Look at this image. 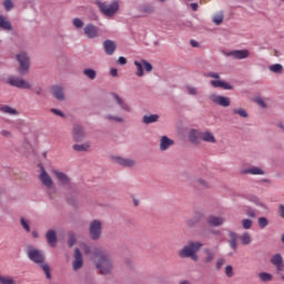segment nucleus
<instances>
[{"label": "nucleus", "mask_w": 284, "mask_h": 284, "mask_svg": "<svg viewBox=\"0 0 284 284\" xmlns=\"http://www.w3.org/2000/svg\"><path fill=\"white\" fill-rule=\"evenodd\" d=\"M204 254H206V256L204 257V263H212V261H214V252L205 250Z\"/></svg>", "instance_id": "nucleus-39"}, {"label": "nucleus", "mask_w": 284, "mask_h": 284, "mask_svg": "<svg viewBox=\"0 0 284 284\" xmlns=\"http://www.w3.org/2000/svg\"><path fill=\"white\" fill-rule=\"evenodd\" d=\"M17 60L20 63L18 69L19 74H28V70H30V58L26 52H21L17 55Z\"/></svg>", "instance_id": "nucleus-7"}, {"label": "nucleus", "mask_w": 284, "mask_h": 284, "mask_svg": "<svg viewBox=\"0 0 284 284\" xmlns=\"http://www.w3.org/2000/svg\"><path fill=\"white\" fill-rule=\"evenodd\" d=\"M225 265V258L221 257L216 261V270H221Z\"/></svg>", "instance_id": "nucleus-50"}, {"label": "nucleus", "mask_w": 284, "mask_h": 284, "mask_svg": "<svg viewBox=\"0 0 284 284\" xmlns=\"http://www.w3.org/2000/svg\"><path fill=\"white\" fill-rule=\"evenodd\" d=\"M83 32L88 39H97L99 37V27L89 23L84 27Z\"/></svg>", "instance_id": "nucleus-12"}, {"label": "nucleus", "mask_w": 284, "mask_h": 284, "mask_svg": "<svg viewBox=\"0 0 284 284\" xmlns=\"http://www.w3.org/2000/svg\"><path fill=\"white\" fill-rule=\"evenodd\" d=\"M90 236L93 241H97L101 236V222L99 220H94L90 224Z\"/></svg>", "instance_id": "nucleus-10"}, {"label": "nucleus", "mask_w": 284, "mask_h": 284, "mask_svg": "<svg viewBox=\"0 0 284 284\" xmlns=\"http://www.w3.org/2000/svg\"><path fill=\"white\" fill-rule=\"evenodd\" d=\"M74 28H83V21L79 18L73 19Z\"/></svg>", "instance_id": "nucleus-49"}, {"label": "nucleus", "mask_w": 284, "mask_h": 284, "mask_svg": "<svg viewBox=\"0 0 284 284\" xmlns=\"http://www.w3.org/2000/svg\"><path fill=\"white\" fill-rule=\"evenodd\" d=\"M52 94L58 99V101H63L65 99V94L63 93V88L61 87H53Z\"/></svg>", "instance_id": "nucleus-28"}, {"label": "nucleus", "mask_w": 284, "mask_h": 284, "mask_svg": "<svg viewBox=\"0 0 284 284\" xmlns=\"http://www.w3.org/2000/svg\"><path fill=\"white\" fill-rule=\"evenodd\" d=\"M200 141H204L205 143H216V138L212 131H204L200 134Z\"/></svg>", "instance_id": "nucleus-21"}, {"label": "nucleus", "mask_w": 284, "mask_h": 284, "mask_svg": "<svg viewBox=\"0 0 284 284\" xmlns=\"http://www.w3.org/2000/svg\"><path fill=\"white\" fill-rule=\"evenodd\" d=\"M258 278L262 281V283H270L274 276L267 272H262L258 274Z\"/></svg>", "instance_id": "nucleus-33"}, {"label": "nucleus", "mask_w": 284, "mask_h": 284, "mask_svg": "<svg viewBox=\"0 0 284 284\" xmlns=\"http://www.w3.org/2000/svg\"><path fill=\"white\" fill-rule=\"evenodd\" d=\"M255 103H257V105H261V108H266L267 105L265 104V101L261 98H256L255 99Z\"/></svg>", "instance_id": "nucleus-54"}, {"label": "nucleus", "mask_w": 284, "mask_h": 284, "mask_svg": "<svg viewBox=\"0 0 284 284\" xmlns=\"http://www.w3.org/2000/svg\"><path fill=\"white\" fill-rule=\"evenodd\" d=\"M268 70L271 72H274V74H281V72H283V64L275 63L273 65H270Z\"/></svg>", "instance_id": "nucleus-37"}, {"label": "nucleus", "mask_w": 284, "mask_h": 284, "mask_svg": "<svg viewBox=\"0 0 284 284\" xmlns=\"http://www.w3.org/2000/svg\"><path fill=\"white\" fill-rule=\"evenodd\" d=\"M233 114H239L243 119H247V111L245 109H234Z\"/></svg>", "instance_id": "nucleus-42"}, {"label": "nucleus", "mask_w": 284, "mask_h": 284, "mask_svg": "<svg viewBox=\"0 0 284 284\" xmlns=\"http://www.w3.org/2000/svg\"><path fill=\"white\" fill-rule=\"evenodd\" d=\"M114 161L119 165H123V168H134L135 165L134 160L128 158L115 156Z\"/></svg>", "instance_id": "nucleus-19"}, {"label": "nucleus", "mask_w": 284, "mask_h": 284, "mask_svg": "<svg viewBox=\"0 0 284 284\" xmlns=\"http://www.w3.org/2000/svg\"><path fill=\"white\" fill-rule=\"evenodd\" d=\"M247 216H251L252 219H254V216H256V213L254 211H248Z\"/></svg>", "instance_id": "nucleus-63"}, {"label": "nucleus", "mask_w": 284, "mask_h": 284, "mask_svg": "<svg viewBox=\"0 0 284 284\" xmlns=\"http://www.w3.org/2000/svg\"><path fill=\"white\" fill-rule=\"evenodd\" d=\"M186 90L191 97H196L199 94V90L192 85H186Z\"/></svg>", "instance_id": "nucleus-43"}, {"label": "nucleus", "mask_w": 284, "mask_h": 284, "mask_svg": "<svg viewBox=\"0 0 284 284\" xmlns=\"http://www.w3.org/2000/svg\"><path fill=\"white\" fill-rule=\"evenodd\" d=\"M211 85L213 88H222L223 90H232L233 88L232 84H230L229 82L221 81V80H212Z\"/></svg>", "instance_id": "nucleus-25"}, {"label": "nucleus", "mask_w": 284, "mask_h": 284, "mask_svg": "<svg viewBox=\"0 0 284 284\" xmlns=\"http://www.w3.org/2000/svg\"><path fill=\"white\" fill-rule=\"evenodd\" d=\"M207 77H210L211 79H221V77L216 72H209Z\"/></svg>", "instance_id": "nucleus-55"}, {"label": "nucleus", "mask_w": 284, "mask_h": 284, "mask_svg": "<svg viewBox=\"0 0 284 284\" xmlns=\"http://www.w3.org/2000/svg\"><path fill=\"white\" fill-rule=\"evenodd\" d=\"M209 99L212 101V103L220 105L221 108H230V105H232V100L227 97L213 93L209 97Z\"/></svg>", "instance_id": "nucleus-8"}, {"label": "nucleus", "mask_w": 284, "mask_h": 284, "mask_svg": "<svg viewBox=\"0 0 284 284\" xmlns=\"http://www.w3.org/2000/svg\"><path fill=\"white\" fill-rule=\"evenodd\" d=\"M199 183H200V185H204V187L207 186V182H205L204 180H199Z\"/></svg>", "instance_id": "nucleus-64"}, {"label": "nucleus", "mask_w": 284, "mask_h": 284, "mask_svg": "<svg viewBox=\"0 0 284 284\" xmlns=\"http://www.w3.org/2000/svg\"><path fill=\"white\" fill-rule=\"evenodd\" d=\"M75 242H77V239L74 237V234L70 233L69 241H68L69 247H72V245H74Z\"/></svg>", "instance_id": "nucleus-51"}, {"label": "nucleus", "mask_w": 284, "mask_h": 284, "mask_svg": "<svg viewBox=\"0 0 284 284\" xmlns=\"http://www.w3.org/2000/svg\"><path fill=\"white\" fill-rule=\"evenodd\" d=\"M51 112H53V114H57L58 116H63V112H61V110L52 109Z\"/></svg>", "instance_id": "nucleus-59"}, {"label": "nucleus", "mask_w": 284, "mask_h": 284, "mask_svg": "<svg viewBox=\"0 0 284 284\" xmlns=\"http://www.w3.org/2000/svg\"><path fill=\"white\" fill-rule=\"evenodd\" d=\"M280 214L284 219V205H280Z\"/></svg>", "instance_id": "nucleus-62"}, {"label": "nucleus", "mask_w": 284, "mask_h": 284, "mask_svg": "<svg viewBox=\"0 0 284 284\" xmlns=\"http://www.w3.org/2000/svg\"><path fill=\"white\" fill-rule=\"evenodd\" d=\"M201 221V216L194 217L193 220L187 221L189 227H194V223H199Z\"/></svg>", "instance_id": "nucleus-52"}, {"label": "nucleus", "mask_w": 284, "mask_h": 284, "mask_svg": "<svg viewBox=\"0 0 284 284\" xmlns=\"http://www.w3.org/2000/svg\"><path fill=\"white\" fill-rule=\"evenodd\" d=\"M95 4L98 6L100 12L104 14V17H114V14L119 12V1L108 3L102 2L101 0H97Z\"/></svg>", "instance_id": "nucleus-4"}, {"label": "nucleus", "mask_w": 284, "mask_h": 284, "mask_svg": "<svg viewBox=\"0 0 284 284\" xmlns=\"http://www.w3.org/2000/svg\"><path fill=\"white\" fill-rule=\"evenodd\" d=\"M39 179H40L42 185H44V187H47V190H49V194L51 195L55 190L54 181H52V178L50 176V174H48V172L45 171V169L43 166H41Z\"/></svg>", "instance_id": "nucleus-6"}, {"label": "nucleus", "mask_w": 284, "mask_h": 284, "mask_svg": "<svg viewBox=\"0 0 284 284\" xmlns=\"http://www.w3.org/2000/svg\"><path fill=\"white\" fill-rule=\"evenodd\" d=\"M0 112H2L3 114H10L11 116H17V114H19V111H17V109H13L9 105L1 106Z\"/></svg>", "instance_id": "nucleus-30"}, {"label": "nucleus", "mask_w": 284, "mask_h": 284, "mask_svg": "<svg viewBox=\"0 0 284 284\" xmlns=\"http://www.w3.org/2000/svg\"><path fill=\"white\" fill-rule=\"evenodd\" d=\"M7 83L13 88H20V90H30V82L17 77H9Z\"/></svg>", "instance_id": "nucleus-9"}, {"label": "nucleus", "mask_w": 284, "mask_h": 284, "mask_svg": "<svg viewBox=\"0 0 284 284\" xmlns=\"http://www.w3.org/2000/svg\"><path fill=\"white\" fill-rule=\"evenodd\" d=\"M242 225H243L244 230H250V227H252V220L244 219L242 221Z\"/></svg>", "instance_id": "nucleus-45"}, {"label": "nucleus", "mask_w": 284, "mask_h": 284, "mask_svg": "<svg viewBox=\"0 0 284 284\" xmlns=\"http://www.w3.org/2000/svg\"><path fill=\"white\" fill-rule=\"evenodd\" d=\"M72 136L75 143H79L83 139H85V132H83V128H81V125H74L72 131Z\"/></svg>", "instance_id": "nucleus-15"}, {"label": "nucleus", "mask_w": 284, "mask_h": 284, "mask_svg": "<svg viewBox=\"0 0 284 284\" xmlns=\"http://www.w3.org/2000/svg\"><path fill=\"white\" fill-rule=\"evenodd\" d=\"M53 174H54L57 181H59V183H61V185H70V178L65 173H63L59 170H53Z\"/></svg>", "instance_id": "nucleus-17"}, {"label": "nucleus", "mask_w": 284, "mask_h": 284, "mask_svg": "<svg viewBox=\"0 0 284 284\" xmlns=\"http://www.w3.org/2000/svg\"><path fill=\"white\" fill-rule=\"evenodd\" d=\"M257 223L261 230H264V227H267V225H270V222L266 217H258Z\"/></svg>", "instance_id": "nucleus-41"}, {"label": "nucleus", "mask_w": 284, "mask_h": 284, "mask_svg": "<svg viewBox=\"0 0 284 284\" xmlns=\"http://www.w3.org/2000/svg\"><path fill=\"white\" fill-rule=\"evenodd\" d=\"M189 140L191 141V143H195L197 144L199 141H201V132L196 131V130H192L189 133Z\"/></svg>", "instance_id": "nucleus-29"}, {"label": "nucleus", "mask_w": 284, "mask_h": 284, "mask_svg": "<svg viewBox=\"0 0 284 284\" xmlns=\"http://www.w3.org/2000/svg\"><path fill=\"white\" fill-rule=\"evenodd\" d=\"M213 23L221 26L223 23V12H219L213 17Z\"/></svg>", "instance_id": "nucleus-40"}, {"label": "nucleus", "mask_w": 284, "mask_h": 284, "mask_svg": "<svg viewBox=\"0 0 284 284\" xmlns=\"http://www.w3.org/2000/svg\"><path fill=\"white\" fill-rule=\"evenodd\" d=\"M225 274L229 278H232V276H234V267H232V265H227L225 267Z\"/></svg>", "instance_id": "nucleus-44"}, {"label": "nucleus", "mask_w": 284, "mask_h": 284, "mask_svg": "<svg viewBox=\"0 0 284 284\" xmlns=\"http://www.w3.org/2000/svg\"><path fill=\"white\" fill-rule=\"evenodd\" d=\"M242 172L243 174H252V175H260V176H263V174H265V170L258 166H251L248 169L243 170Z\"/></svg>", "instance_id": "nucleus-23"}, {"label": "nucleus", "mask_w": 284, "mask_h": 284, "mask_svg": "<svg viewBox=\"0 0 284 284\" xmlns=\"http://www.w3.org/2000/svg\"><path fill=\"white\" fill-rule=\"evenodd\" d=\"M240 241L242 245H250V243H252V236L250 233L245 232L240 236Z\"/></svg>", "instance_id": "nucleus-35"}, {"label": "nucleus", "mask_w": 284, "mask_h": 284, "mask_svg": "<svg viewBox=\"0 0 284 284\" xmlns=\"http://www.w3.org/2000/svg\"><path fill=\"white\" fill-rule=\"evenodd\" d=\"M103 48H104L105 54L112 55L116 50V42L112 40H105L103 42Z\"/></svg>", "instance_id": "nucleus-20"}, {"label": "nucleus", "mask_w": 284, "mask_h": 284, "mask_svg": "<svg viewBox=\"0 0 284 284\" xmlns=\"http://www.w3.org/2000/svg\"><path fill=\"white\" fill-rule=\"evenodd\" d=\"M2 136H6V139H10V136H12V133H10V131L3 130L1 131Z\"/></svg>", "instance_id": "nucleus-57"}, {"label": "nucleus", "mask_w": 284, "mask_h": 284, "mask_svg": "<svg viewBox=\"0 0 284 284\" xmlns=\"http://www.w3.org/2000/svg\"><path fill=\"white\" fill-rule=\"evenodd\" d=\"M226 57H232V59L243 60V59H247V57H250V51L247 49L233 50V51H229L226 53Z\"/></svg>", "instance_id": "nucleus-13"}, {"label": "nucleus", "mask_w": 284, "mask_h": 284, "mask_svg": "<svg viewBox=\"0 0 284 284\" xmlns=\"http://www.w3.org/2000/svg\"><path fill=\"white\" fill-rule=\"evenodd\" d=\"M203 247V244L201 242H189L187 245H185L180 252L179 257L180 258H192V261H199V255H196V252Z\"/></svg>", "instance_id": "nucleus-3"}, {"label": "nucleus", "mask_w": 284, "mask_h": 284, "mask_svg": "<svg viewBox=\"0 0 284 284\" xmlns=\"http://www.w3.org/2000/svg\"><path fill=\"white\" fill-rule=\"evenodd\" d=\"M191 8L194 12L199 10V4L197 3H191Z\"/></svg>", "instance_id": "nucleus-61"}, {"label": "nucleus", "mask_w": 284, "mask_h": 284, "mask_svg": "<svg viewBox=\"0 0 284 284\" xmlns=\"http://www.w3.org/2000/svg\"><path fill=\"white\" fill-rule=\"evenodd\" d=\"M47 241L51 247H57V233L53 230L47 232Z\"/></svg>", "instance_id": "nucleus-26"}, {"label": "nucleus", "mask_w": 284, "mask_h": 284, "mask_svg": "<svg viewBox=\"0 0 284 284\" xmlns=\"http://www.w3.org/2000/svg\"><path fill=\"white\" fill-rule=\"evenodd\" d=\"M118 63H119L120 65H125V63H128V60L125 59V57H120V58L118 59Z\"/></svg>", "instance_id": "nucleus-56"}, {"label": "nucleus", "mask_w": 284, "mask_h": 284, "mask_svg": "<svg viewBox=\"0 0 284 284\" xmlns=\"http://www.w3.org/2000/svg\"><path fill=\"white\" fill-rule=\"evenodd\" d=\"M172 145H174V140L168 138L166 135H163L160 139V150H161V152H165V151L170 150V148H172Z\"/></svg>", "instance_id": "nucleus-16"}, {"label": "nucleus", "mask_w": 284, "mask_h": 284, "mask_svg": "<svg viewBox=\"0 0 284 284\" xmlns=\"http://www.w3.org/2000/svg\"><path fill=\"white\" fill-rule=\"evenodd\" d=\"M106 119L109 121H115L116 123H123V118H121V116L108 115Z\"/></svg>", "instance_id": "nucleus-46"}, {"label": "nucleus", "mask_w": 284, "mask_h": 284, "mask_svg": "<svg viewBox=\"0 0 284 284\" xmlns=\"http://www.w3.org/2000/svg\"><path fill=\"white\" fill-rule=\"evenodd\" d=\"M0 284H17V280L12 276L0 275Z\"/></svg>", "instance_id": "nucleus-36"}, {"label": "nucleus", "mask_w": 284, "mask_h": 284, "mask_svg": "<svg viewBox=\"0 0 284 284\" xmlns=\"http://www.w3.org/2000/svg\"><path fill=\"white\" fill-rule=\"evenodd\" d=\"M248 201H251V203H254V205L261 207L262 210H267V204H265V202L258 199L256 195H251L248 197Z\"/></svg>", "instance_id": "nucleus-27"}, {"label": "nucleus", "mask_w": 284, "mask_h": 284, "mask_svg": "<svg viewBox=\"0 0 284 284\" xmlns=\"http://www.w3.org/2000/svg\"><path fill=\"white\" fill-rule=\"evenodd\" d=\"M159 121V114H150L143 116V123L150 125V123H156Z\"/></svg>", "instance_id": "nucleus-32"}, {"label": "nucleus", "mask_w": 284, "mask_h": 284, "mask_svg": "<svg viewBox=\"0 0 284 284\" xmlns=\"http://www.w3.org/2000/svg\"><path fill=\"white\" fill-rule=\"evenodd\" d=\"M0 28L3 30H12V24L3 16H0Z\"/></svg>", "instance_id": "nucleus-34"}, {"label": "nucleus", "mask_w": 284, "mask_h": 284, "mask_svg": "<svg viewBox=\"0 0 284 284\" xmlns=\"http://www.w3.org/2000/svg\"><path fill=\"white\" fill-rule=\"evenodd\" d=\"M73 150L75 152H88V150H90V142H85L82 144H73Z\"/></svg>", "instance_id": "nucleus-31"}, {"label": "nucleus", "mask_w": 284, "mask_h": 284, "mask_svg": "<svg viewBox=\"0 0 284 284\" xmlns=\"http://www.w3.org/2000/svg\"><path fill=\"white\" fill-rule=\"evenodd\" d=\"M111 77H119V71L116 69H111L110 71Z\"/></svg>", "instance_id": "nucleus-60"}, {"label": "nucleus", "mask_w": 284, "mask_h": 284, "mask_svg": "<svg viewBox=\"0 0 284 284\" xmlns=\"http://www.w3.org/2000/svg\"><path fill=\"white\" fill-rule=\"evenodd\" d=\"M28 257L30 258V261H33V263H37L38 265H40L41 270L45 274V278H48V280L52 278L50 265L48 263H44L45 256H43V252H41L32 246H29L28 247Z\"/></svg>", "instance_id": "nucleus-2"}, {"label": "nucleus", "mask_w": 284, "mask_h": 284, "mask_svg": "<svg viewBox=\"0 0 284 284\" xmlns=\"http://www.w3.org/2000/svg\"><path fill=\"white\" fill-rule=\"evenodd\" d=\"M72 267H73L74 272H77L78 270H81L83 267V255H81V251H79V248H75Z\"/></svg>", "instance_id": "nucleus-14"}, {"label": "nucleus", "mask_w": 284, "mask_h": 284, "mask_svg": "<svg viewBox=\"0 0 284 284\" xmlns=\"http://www.w3.org/2000/svg\"><path fill=\"white\" fill-rule=\"evenodd\" d=\"M142 10L143 12H148V13H151L154 11V9L151 6L144 7Z\"/></svg>", "instance_id": "nucleus-58"}, {"label": "nucleus", "mask_w": 284, "mask_h": 284, "mask_svg": "<svg viewBox=\"0 0 284 284\" xmlns=\"http://www.w3.org/2000/svg\"><path fill=\"white\" fill-rule=\"evenodd\" d=\"M271 263H272V265H274V267L276 268L277 272H284L283 255H281L280 253L272 255Z\"/></svg>", "instance_id": "nucleus-11"}, {"label": "nucleus", "mask_w": 284, "mask_h": 284, "mask_svg": "<svg viewBox=\"0 0 284 284\" xmlns=\"http://www.w3.org/2000/svg\"><path fill=\"white\" fill-rule=\"evenodd\" d=\"M91 258L94 261L95 267L101 274H110V272L114 270V260H112V256L101 248L93 250Z\"/></svg>", "instance_id": "nucleus-1"}, {"label": "nucleus", "mask_w": 284, "mask_h": 284, "mask_svg": "<svg viewBox=\"0 0 284 284\" xmlns=\"http://www.w3.org/2000/svg\"><path fill=\"white\" fill-rule=\"evenodd\" d=\"M20 223H21L23 230H26V232H30V224H28V221L26 219L22 217Z\"/></svg>", "instance_id": "nucleus-47"}, {"label": "nucleus", "mask_w": 284, "mask_h": 284, "mask_svg": "<svg viewBox=\"0 0 284 284\" xmlns=\"http://www.w3.org/2000/svg\"><path fill=\"white\" fill-rule=\"evenodd\" d=\"M133 63H134L135 69H136L135 77H139V78L145 77V72L150 73L154 69L152 67V63H150V62H148L146 60H143V59L134 60Z\"/></svg>", "instance_id": "nucleus-5"}, {"label": "nucleus", "mask_w": 284, "mask_h": 284, "mask_svg": "<svg viewBox=\"0 0 284 284\" xmlns=\"http://www.w3.org/2000/svg\"><path fill=\"white\" fill-rule=\"evenodd\" d=\"M112 97L121 110H124V112H132V106H130V104H128L121 97H119V94L113 93Z\"/></svg>", "instance_id": "nucleus-18"}, {"label": "nucleus", "mask_w": 284, "mask_h": 284, "mask_svg": "<svg viewBox=\"0 0 284 284\" xmlns=\"http://www.w3.org/2000/svg\"><path fill=\"white\" fill-rule=\"evenodd\" d=\"M83 74H85L88 79H91V81L97 79V71H94V69H84Z\"/></svg>", "instance_id": "nucleus-38"}, {"label": "nucleus", "mask_w": 284, "mask_h": 284, "mask_svg": "<svg viewBox=\"0 0 284 284\" xmlns=\"http://www.w3.org/2000/svg\"><path fill=\"white\" fill-rule=\"evenodd\" d=\"M229 245L231 247V250H234V252H236V250L239 248V243L236 242L239 239V235H236V233L230 231L229 232Z\"/></svg>", "instance_id": "nucleus-24"}, {"label": "nucleus", "mask_w": 284, "mask_h": 284, "mask_svg": "<svg viewBox=\"0 0 284 284\" xmlns=\"http://www.w3.org/2000/svg\"><path fill=\"white\" fill-rule=\"evenodd\" d=\"M209 225H212V227H219L220 225H223L225 223V219L221 216H210L207 219Z\"/></svg>", "instance_id": "nucleus-22"}, {"label": "nucleus", "mask_w": 284, "mask_h": 284, "mask_svg": "<svg viewBox=\"0 0 284 284\" xmlns=\"http://www.w3.org/2000/svg\"><path fill=\"white\" fill-rule=\"evenodd\" d=\"M3 6H4L6 10H12V8H14L12 0H4Z\"/></svg>", "instance_id": "nucleus-48"}, {"label": "nucleus", "mask_w": 284, "mask_h": 284, "mask_svg": "<svg viewBox=\"0 0 284 284\" xmlns=\"http://www.w3.org/2000/svg\"><path fill=\"white\" fill-rule=\"evenodd\" d=\"M81 250L84 254H90L92 250L87 244H81Z\"/></svg>", "instance_id": "nucleus-53"}]
</instances>
